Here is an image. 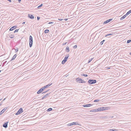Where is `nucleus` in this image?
<instances>
[{
    "instance_id": "f257e3e1",
    "label": "nucleus",
    "mask_w": 131,
    "mask_h": 131,
    "mask_svg": "<svg viewBox=\"0 0 131 131\" xmlns=\"http://www.w3.org/2000/svg\"><path fill=\"white\" fill-rule=\"evenodd\" d=\"M33 43V38L31 36H29V45L30 48L32 46Z\"/></svg>"
},
{
    "instance_id": "f03ea898",
    "label": "nucleus",
    "mask_w": 131,
    "mask_h": 131,
    "mask_svg": "<svg viewBox=\"0 0 131 131\" xmlns=\"http://www.w3.org/2000/svg\"><path fill=\"white\" fill-rule=\"evenodd\" d=\"M96 82V81L95 80L90 79L88 81V83L90 84H94Z\"/></svg>"
},
{
    "instance_id": "7ed1b4c3",
    "label": "nucleus",
    "mask_w": 131,
    "mask_h": 131,
    "mask_svg": "<svg viewBox=\"0 0 131 131\" xmlns=\"http://www.w3.org/2000/svg\"><path fill=\"white\" fill-rule=\"evenodd\" d=\"M23 109L22 108H20L18 111L15 114L16 115H18L22 113L23 112Z\"/></svg>"
},
{
    "instance_id": "20e7f679",
    "label": "nucleus",
    "mask_w": 131,
    "mask_h": 131,
    "mask_svg": "<svg viewBox=\"0 0 131 131\" xmlns=\"http://www.w3.org/2000/svg\"><path fill=\"white\" fill-rule=\"evenodd\" d=\"M45 90V88L43 87L41 88L37 92V93L38 94H40L43 91Z\"/></svg>"
},
{
    "instance_id": "39448f33",
    "label": "nucleus",
    "mask_w": 131,
    "mask_h": 131,
    "mask_svg": "<svg viewBox=\"0 0 131 131\" xmlns=\"http://www.w3.org/2000/svg\"><path fill=\"white\" fill-rule=\"evenodd\" d=\"M110 107H102V111H105L109 110Z\"/></svg>"
},
{
    "instance_id": "423d86ee",
    "label": "nucleus",
    "mask_w": 131,
    "mask_h": 131,
    "mask_svg": "<svg viewBox=\"0 0 131 131\" xmlns=\"http://www.w3.org/2000/svg\"><path fill=\"white\" fill-rule=\"evenodd\" d=\"M74 125H79L78 122H73L70 123H69L67 125L68 126H72Z\"/></svg>"
},
{
    "instance_id": "0eeeda50",
    "label": "nucleus",
    "mask_w": 131,
    "mask_h": 131,
    "mask_svg": "<svg viewBox=\"0 0 131 131\" xmlns=\"http://www.w3.org/2000/svg\"><path fill=\"white\" fill-rule=\"evenodd\" d=\"M28 17L31 19H34V17L32 15L28 14Z\"/></svg>"
},
{
    "instance_id": "6e6552de",
    "label": "nucleus",
    "mask_w": 131,
    "mask_h": 131,
    "mask_svg": "<svg viewBox=\"0 0 131 131\" xmlns=\"http://www.w3.org/2000/svg\"><path fill=\"white\" fill-rule=\"evenodd\" d=\"M113 20L112 19H109L108 20L104 22H103V24H107L109 22H110V21H111Z\"/></svg>"
},
{
    "instance_id": "1a4fd4ad",
    "label": "nucleus",
    "mask_w": 131,
    "mask_h": 131,
    "mask_svg": "<svg viewBox=\"0 0 131 131\" xmlns=\"http://www.w3.org/2000/svg\"><path fill=\"white\" fill-rule=\"evenodd\" d=\"M7 109V108L5 107L0 112V115L3 114Z\"/></svg>"
},
{
    "instance_id": "9d476101",
    "label": "nucleus",
    "mask_w": 131,
    "mask_h": 131,
    "mask_svg": "<svg viewBox=\"0 0 131 131\" xmlns=\"http://www.w3.org/2000/svg\"><path fill=\"white\" fill-rule=\"evenodd\" d=\"M8 122H6L5 123H4L3 125V127L5 128H7Z\"/></svg>"
},
{
    "instance_id": "9b49d317",
    "label": "nucleus",
    "mask_w": 131,
    "mask_h": 131,
    "mask_svg": "<svg viewBox=\"0 0 131 131\" xmlns=\"http://www.w3.org/2000/svg\"><path fill=\"white\" fill-rule=\"evenodd\" d=\"M92 105V104H86V105H83L82 106H83L84 107H90Z\"/></svg>"
},
{
    "instance_id": "f8f14e48",
    "label": "nucleus",
    "mask_w": 131,
    "mask_h": 131,
    "mask_svg": "<svg viewBox=\"0 0 131 131\" xmlns=\"http://www.w3.org/2000/svg\"><path fill=\"white\" fill-rule=\"evenodd\" d=\"M16 27H17L16 26H13L11 28H10V29H9V30L10 31L13 30L14 29H15L16 28Z\"/></svg>"
},
{
    "instance_id": "ddd939ff",
    "label": "nucleus",
    "mask_w": 131,
    "mask_h": 131,
    "mask_svg": "<svg viewBox=\"0 0 131 131\" xmlns=\"http://www.w3.org/2000/svg\"><path fill=\"white\" fill-rule=\"evenodd\" d=\"M50 93H47L46 95L44 96L41 98V99L42 100L44 98L47 97L50 94Z\"/></svg>"
},
{
    "instance_id": "4468645a",
    "label": "nucleus",
    "mask_w": 131,
    "mask_h": 131,
    "mask_svg": "<svg viewBox=\"0 0 131 131\" xmlns=\"http://www.w3.org/2000/svg\"><path fill=\"white\" fill-rule=\"evenodd\" d=\"M17 55L16 54H15L14 56L12 58V59L10 60V61H12L13 60H14L16 58L17 56Z\"/></svg>"
},
{
    "instance_id": "2eb2a0df",
    "label": "nucleus",
    "mask_w": 131,
    "mask_h": 131,
    "mask_svg": "<svg viewBox=\"0 0 131 131\" xmlns=\"http://www.w3.org/2000/svg\"><path fill=\"white\" fill-rule=\"evenodd\" d=\"M76 81L77 82H80V81H82V79L79 78H76Z\"/></svg>"
},
{
    "instance_id": "dca6fc26",
    "label": "nucleus",
    "mask_w": 131,
    "mask_h": 131,
    "mask_svg": "<svg viewBox=\"0 0 131 131\" xmlns=\"http://www.w3.org/2000/svg\"><path fill=\"white\" fill-rule=\"evenodd\" d=\"M52 84V83H51V84H49L45 86H44L43 87L45 89L46 88H48Z\"/></svg>"
},
{
    "instance_id": "f3484780",
    "label": "nucleus",
    "mask_w": 131,
    "mask_h": 131,
    "mask_svg": "<svg viewBox=\"0 0 131 131\" xmlns=\"http://www.w3.org/2000/svg\"><path fill=\"white\" fill-rule=\"evenodd\" d=\"M127 16L125 14L122 17L120 18V20H122L124 19L125 17H126Z\"/></svg>"
},
{
    "instance_id": "a211bd4d",
    "label": "nucleus",
    "mask_w": 131,
    "mask_h": 131,
    "mask_svg": "<svg viewBox=\"0 0 131 131\" xmlns=\"http://www.w3.org/2000/svg\"><path fill=\"white\" fill-rule=\"evenodd\" d=\"M66 51L67 52H69L70 51L69 48V47H67L66 48Z\"/></svg>"
},
{
    "instance_id": "6ab92c4d",
    "label": "nucleus",
    "mask_w": 131,
    "mask_h": 131,
    "mask_svg": "<svg viewBox=\"0 0 131 131\" xmlns=\"http://www.w3.org/2000/svg\"><path fill=\"white\" fill-rule=\"evenodd\" d=\"M108 130L109 131H118V129L114 128L112 129H110Z\"/></svg>"
},
{
    "instance_id": "aec40b11",
    "label": "nucleus",
    "mask_w": 131,
    "mask_h": 131,
    "mask_svg": "<svg viewBox=\"0 0 131 131\" xmlns=\"http://www.w3.org/2000/svg\"><path fill=\"white\" fill-rule=\"evenodd\" d=\"M69 54H68V55H67V57H66V56L64 58V59L65 60H66V61H67V60L68 58L69 57Z\"/></svg>"
},
{
    "instance_id": "412c9836",
    "label": "nucleus",
    "mask_w": 131,
    "mask_h": 131,
    "mask_svg": "<svg viewBox=\"0 0 131 131\" xmlns=\"http://www.w3.org/2000/svg\"><path fill=\"white\" fill-rule=\"evenodd\" d=\"M131 13V9L128 11L127 13L125 14L127 16L129 15Z\"/></svg>"
},
{
    "instance_id": "4be33fe9",
    "label": "nucleus",
    "mask_w": 131,
    "mask_h": 131,
    "mask_svg": "<svg viewBox=\"0 0 131 131\" xmlns=\"http://www.w3.org/2000/svg\"><path fill=\"white\" fill-rule=\"evenodd\" d=\"M9 37L10 38H12L14 37V36L13 34H10L9 35Z\"/></svg>"
},
{
    "instance_id": "5701e85b",
    "label": "nucleus",
    "mask_w": 131,
    "mask_h": 131,
    "mask_svg": "<svg viewBox=\"0 0 131 131\" xmlns=\"http://www.w3.org/2000/svg\"><path fill=\"white\" fill-rule=\"evenodd\" d=\"M52 109L51 108H50L48 109L47 110V111L48 112H50V111H51L52 110Z\"/></svg>"
},
{
    "instance_id": "b1692460",
    "label": "nucleus",
    "mask_w": 131,
    "mask_h": 131,
    "mask_svg": "<svg viewBox=\"0 0 131 131\" xmlns=\"http://www.w3.org/2000/svg\"><path fill=\"white\" fill-rule=\"evenodd\" d=\"M66 61H67L65 60H64H64H62V63H62V64H64L65 63Z\"/></svg>"
},
{
    "instance_id": "393cba45",
    "label": "nucleus",
    "mask_w": 131,
    "mask_h": 131,
    "mask_svg": "<svg viewBox=\"0 0 131 131\" xmlns=\"http://www.w3.org/2000/svg\"><path fill=\"white\" fill-rule=\"evenodd\" d=\"M49 30L47 29L45 30L44 31L45 33H46L48 32L49 31Z\"/></svg>"
},
{
    "instance_id": "a878e982",
    "label": "nucleus",
    "mask_w": 131,
    "mask_h": 131,
    "mask_svg": "<svg viewBox=\"0 0 131 131\" xmlns=\"http://www.w3.org/2000/svg\"><path fill=\"white\" fill-rule=\"evenodd\" d=\"M86 82L84 81L82 79V81H81L80 82H79V83H85Z\"/></svg>"
},
{
    "instance_id": "bb28decb",
    "label": "nucleus",
    "mask_w": 131,
    "mask_h": 131,
    "mask_svg": "<svg viewBox=\"0 0 131 131\" xmlns=\"http://www.w3.org/2000/svg\"><path fill=\"white\" fill-rule=\"evenodd\" d=\"M105 41V40H103L102 41H101V42H100V44L101 45H102L103 44V43Z\"/></svg>"
},
{
    "instance_id": "cd10ccee",
    "label": "nucleus",
    "mask_w": 131,
    "mask_h": 131,
    "mask_svg": "<svg viewBox=\"0 0 131 131\" xmlns=\"http://www.w3.org/2000/svg\"><path fill=\"white\" fill-rule=\"evenodd\" d=\"M93 59V58H91V59H89L88 60V63H90L91 62V61Z\"/></svg>"
},
{
    "instance_id": "c85d7f7f",
    "label": "nucleus",
    "mask_w": 131,
    "mask_h": 131,
    "mask_svg": "<svg viewBox=\"0 0 131 131\" xmlns=\"http://www.w3.org/2000/svg\"><path fill=\"white\" fill-rule=\"evenodd\" d=\"M81 76H84V77H87L88 76V75L86 74H82L81 75Z\"/></svg>"
},
{
    "instance_id": "c756f323",
    "label": "nucleus",
    "mask_w": 131,
    "mask_h": 131,
    "mask_svg": "<svg viewBox=\"0 0 131 131\" xmlns=\"http://www.w3.org/2000/svg\"><path fill=\"white\" fill-rule=\"evenodd\" d=\"M90 112H96V110H95V109L92 110H91L90 111Z\"/></svg>"
},
{
    "instance_id": "7c9ffc66",
    "label": "nucleus",
    "mask_w": 131,
    "mask_h": 131,
    "mask_svg": "<svg viewBox=\"0 0 131 131\" xmlns=\"http://www.w3.org/2000/svg\"><path fill=\"white\" fill-rule=\"evenodd\" d=\"M42 6V4H40V5H39V6H38L37 8H40Z\"/></svg>"
},
{
    "instance_id": "2f4dec72",
    "label": "nucleus",
    "mask_w": 131,
    "mask_h": 131,
    "mask_svg": "<svg viewBox=\"0 0 131 131\" xmlns=\"http://www.w3.org/2000/svg\"><path fill=\"white\" fill-rule=\"evenodd\" d=\"M48 24H53L54 25L55 24V23H54L53 22H49L48 23Z\"/></svg>"
},
{
    "instance_id": "473e14b6",
    "label": "nucleus",
    "mask_w": 131,
    "mask_h": 131,
    "mask_svg": "<svg viewBox=\"0 0 131 131\" xmlns=\"http://www.w3.org/2000/svg\"><path fill=\"white\" fill-rule=\"evenodd\" d=\"M19 29H16L14 32V33H15L16 32H17L18 31Z\"/></svg>"
},
{
    "instance_id": "72a5a7b5",
    "label": "nucleus",
    "mask_w": 131,
    "mask_h": 131,
    "mask_svg": "<svg viewBox=\"0 0 131 131\" xmlns=\"http://www.w3.org/2000/svg\"><path fill=\"white\" fill-rule=\"evenodd\" d=\"M131 42V40H128L127 42V43H129Z\"/></svg>"
},
{
    "instance_id": "f704fd0d",
    "label": "nucleus",
    "mask_w": 131,
    "mask_h": 131,
    "mask_svg": "<svg viewBox=\"0 0 131 131\" xmlns=\"http://www.w3.org/2000/svg\"><path fill=\"white\" fill-rule=\"evenodd\" d=\"M77 45H75L73 47V48L74 49H76L77 48Z\"/></svg>"
},
{
    "instance_id": "c9c22d12",
    "label": "nucleus",
    "mask_w": 131,
    "mask_h": 131,
    "mask_svg": "<svg viewBox=\"0 0 131 131\" xmlns=\"http://www.w3.org/2000/svg\"><path fill=\"white\" fill-rule=\"evenodd\" d=\"M99 101V100H94V102H98Z\"/></svg>"
},
{
    "instance_id": "e433bc0d",
    "label": "nucleus",
    "mask_w": 131,
    "mask_h": 131,
    "mask_svg": "<svg viewBox=\"0 0 131 131\" xmlns=\"http://www.w3.org/2000/svg\"><path fill=\"white\" fill-rule=\"evenodd\" d=\"M48 91H49V90H46V91H45L44 92H43L42 93V94H43L44 93H46L47 92H48Z\"/></svg>"
},
{
    "instance_id": "4c0bfd02",
    "label": "nucleus",
    "mask_w": 131,
    "mask_h": 131,
    "mask_svg": "<svg viewBox=\"0 0 131 131\" xmlns=\"http://www.w3.org/2000/svg\"><path fill=\"white\" fill-rule=\"evenodd\" d=\"M112 34H107L105 36V37H106L107 36H108L111 35Z\"/></svg>"
},
{
    "instance_id": "58836bf2",
    "label": "nucleus",
    "mask_w": 131,
    "mask_h": 131,
    "mask_svg": "<svg viewBox=\"0 0 131 131\" xmlns=\"http://www.w3.org/2000/svg\"><path fill=\"white\" fill-rule=\"evenodd\" d=\"M15 50L16 52H17L18 51V49L17 48L16 49H15Z\"/></svg>"
},
{
    "instance_id": "ea45409f",
    "label": "nucleus",
    "mask_w": 131,
    "mask_h": 131,
    "mask_svg": "<svg viewBox=\"0 0 131 131\" xmlns=\"http://www.w3.org/2000/svg\"><path fill=\"white\" fill-rule=\"evenodd\" d=\"M58 19L60 20H63V19L61 18H59Z\"/></svg>"
},
{
    "instance_id": "a19ab883",
    "label": "nucleus",
    "mask_w": 131,
    "mask_h": 131,
    "mask_svg": "<svg viewBox=\"0 0 131 131\" xmlns=\"http://www.w3.org/2000/svg\"><path fill=\"white\" fill-rule=\"evenodd\" d=\"M40 17H38V16L37 17V19L38 20H39V19H40Z\"/></svg>"
},
{
    "instance_id": "79ce46f5",
    "label": "nucleus",
    "mask_w": 131,
    "mask_h": 131,
    "mask_svg": "<svg viewBox=\"0 0 131 131\" xmlns=\"http://www.w3.org/2000/svg\"><path fill=\"white\" fill-rule=\"evenodd\" d=\"M6 62H7V61H5V62H4L3 63V66L5 64V63Z\"/></svg>"
},
{
    "instance_id": "37998d69",
    "label": "nucleus",
    "mask_w": 131,
    "mask_h": 131,
    "mask_svg": "<svg viewBox=\"0 0 131 131\" xmlns=\"http://www.w3.org/2000/svg\"><path fill=\"white\" fill-rule=\"evenodd\" d=\"M99 108H100V111H102V107H99Z\"/></svg>"
},
{
    "instance_id": "c03bdc74",
    "label": "nucleus",
    "mask_w": 131,
    "mask_h": 131,
    "mask_svg": "<svg viewBox=\"0 0 131 131\" xmlns=\"http://www.w3.org/2000/svg\"><path fill=\"white\" fill-rule=\"evenodd\" d=\"M96 110V112H98L99 110H98V109L97 108L95 109Z\"/></svg>"
},
{
    "instance_id": "a18cd8bd",
    "label": "nucleus",
    "mask_w": 131,
    "mask_h": 131,
    "mask_svg": "<svg viewBox=\"0 0 131 131\" xmlns=\"http://www.w3.org/2000/svg\"><path fill=\"white\" fill-rule=\"evenodd\" d=\"M25 22H23L22 23V24L23 25V24H25Z\"/></svg>"
},
{
    "instance_id": "49530a36",
    "label": "nucleus",
    "mask_w": 131,
    "mask_h": 131,
    "mask_svg": "<svg viewBox=\"0 0 131 131\" xmlns=\"http://www.w3.org/2000/svg\"><path fill=\"white\" fill-rule=\"evenodd\" d=\"M67 43V42H66L65 43H64L63 44V45H66V44Z\"/></svg>"
},
{
    "instance_id": "de8ad7c7",
    "label": "nucleus",
    "mask_w": 131,
    "mask_h": 131,
    "mask_svg": "<svg viewBox=\"0 0 131 131\" xmlns=\"http://www.w3.org/2000/svg\"><path fill=\"white\" fill-rule=\"evenodd\" d=\"M21 0H18V1L19 3H20Z\"/></svg>"
},
{
    "instance_id": "09e8293b",
    "label": "nucleus",
    "mask_w": 131,
    "mask_h": 131,
    "mask_svg": "<svg viewBox=\"0 0 131 131\" xmlns=\"http://www.w3.org/2000/svg\"><path fill=\"white\" fill-rule=\"evenodd\" d=\"M8 1H9V2H11V0H7Z\"/></svg>"
},
{
    "instance_id": "8fccbe9b",
    "label": "nucleus",
    "mask_w": 131,
    "mask_h": 131,
    "mask_svg": "<svg viewBox=\"0 0 131 131\" xmlns=\"http://www.w3.org/2000/svg\"><path fill=\"white\" fill-rule=\"evenodd\" d=\"M97 109H98V110H99V111H100V108H99H99H97Z\"/></svg>"
},
{
    "instance_id": "3c124183",
    "label": "nucleus",
    "mask_w": 131,
    "mask_h": 131,
    "mask_svg": "<svg viewBox=\"0 0 131 131\" xmlns=\"http://www.w3.org/2000/svg\"><path fill=\"white\" fill-rule=\"evenodd\" d=\"M129 54L131 55V52H129Z\"/></svg>"
},
{
    "instance_id": "603ef678",
    "label": "nucleus",
    "mask_w": 131,
    "mask_h": 131,
    "mask_svg": "<svg viewBox=\"0 0 131 131\" xmlns=\"http://www.w3.org/2000/svg\"><path fill=\"white\" fill-rule=\"evenodd\" d=\"M68 20L67 19H65V20Z\"/></svg>"
},
{
    "instance_id": "864d4df0",
    "label": "nucleus",
    "mask_w": 131,
    "mask_h": 131,
    "mask_svg": "<svg viewBox=\"0 0 131 131\" xmlns=\"http://www.w3.org/2000/svg\"><path fill=\"white\" fill-rule=\"evenodd\" d=\"M5 98L3 100V101H4L5 100Z\"/></svg>"
},
{
    "instance_id": "5fc2aeb1",
    "label": "nucleus",
    "mask_w": 131,
    "mask_h": 131,
    "mask_svg": "<svg viewBox=\"0 0 131 131\" xmlns=\"http://www.w3.org/2000/svg\"><path fill=\"white\" fill-rule=\"evenodd\" d=\"M2 105V104H0V106Z\"/></svg>"
},
{
    "instance_id": "6e6d98bb",
    "label": "nucleus",
    "mask_w": 131,
    "mask_h": 131,
    "mask_svg": "<svg viewBox=\"0 0 131 131\" xmlns=\"http://www.w3.org/2000/svg\"><path fill=\"white\" fill-rule=\"evenodd\" d=\"M1 70H0V72H1Z\"/></svg>"
}]
</instances>
